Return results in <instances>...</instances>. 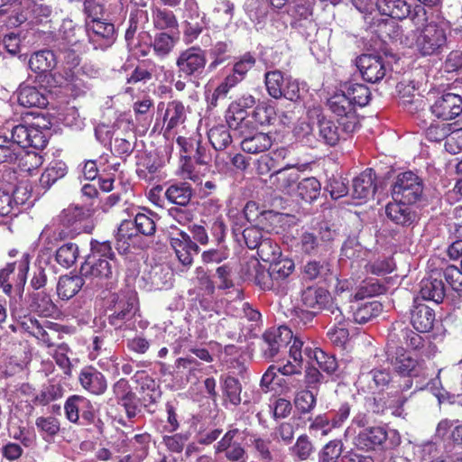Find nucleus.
Wrapping results in <instances>:
<instances>
[{
	"label": "nucleus",
	"instance_id": "1",
	"mask_svg": "<svg viewBox=\"0 0 462 462\" xmlns=\"http://www.w3.org/2000/svg\"><path fill=\"white\" fill-rule=\"evenodd\" d=\"M385 355L395 372L408 377L403 384V390L414 388L416 392L429 384L432 374L425 363L412 358L404 347L393 342V339H388Z\"/></svg>",
	"mask_w": 462,
	"mask_h": 462
},
{
	"label": "nucleus",
	"instance_id": "2",
	"mask_svg": "<svg viewBox=\"0 0 462 462\" xmlns=\"http://www.w3.org/2000/svg\"><path fill=\"white\" fill-rule=\"evenodd\" d=\"M49 131L38 125H18L12 129V137L0 135V164L14 163L21 156L23 149H43L48 143Z\"/></svg>",
	"mask_w": 462,
	"mask_h": 462
},
{
	"label": "nucleus",
	"instance_id": "3",
	"mask_svg": "<svg viewBox=\"0 0 462 462\" xmlns=\"http://www.w3.org/2000/svg\"><path fill=\"white\" fill-rule=\"evenodd\" d=\"M79 273L87 281V289L106 286L107 289L116 282V263L90 254L81 264Z\"/></svg>",
	"mask_w": 462,
	"mask_h": 462
},
{
	"label": "nucleus",
	"instance_id": "4",
	"mask_svg": "<svg viewBox=\"0 0 462 462\" xmlns=\"http://www.w3.org/2000/svg\"><path fill=\"white\" fill-rule=\"evenodd\" d=\"M415 46L422 56L439 55L448 48V32L444 24L429 23L416 35Z\"/></svg>",
	"mask_w": 462,
	"mask_h": 462
},
{
	"label": "nucleus",
	"instance_id": "5",
	"mask_svg": "<svg viewBox=\"0 0 462 462\" xmlns=\"http://www.w3.org/2000/svg\"><path fill=\"white\" fill-rule=\"evenodd\" d=\"M400 443L401 437L396 430L387 431L380 426L364 429L354 439L356 448L365 451L375 450L376 448H393Z\"/></svg>",
	"mask_w": 462,
	"mask_h": 462
},
{
	"label": "nucleus",
	"instance_id": "6",
	"mask_svg": "<svg viewBox=\"0 0 462 462\" xmlns=\"http://www.w3.org/2000/svg\"><path fill=\"white\" fill-rule=\"evenodd\" d=\"M109 308L112 313L108 316V323L116 328H120L123 325L132 322L139 310L136 294L131 291L114 293L110 298Z\"/></svg>",
	"mask_w": 462,
	"mask_h": 462
},
{
	"label": "nucleus",
	"instance_id": "7",
	"mask_svg": "<svg viewBox=\"0 0 462 462\" xmlns=\"http://www.w3.org/2000/svg\"><path fill=\"white\" fill-rule=\"evenodd\" d=\"M423 190V180L411 171L399 173L391 186L393 200L408 204L419 202L422 199Z\"/></svg>",
	"mask_w": 462,
	"mask_h": 462
},
{
	"label": "nucleus",
	"instance_id": "8",
	"mask_svg": "<svg viewBox=\"0 0 462 462\" xmlns=\"http://www.w3.org/2000/svg\"><path fill=\"white\" fill-rule=\"evenodd\" d=\"M179 79L193 80L199 79L207 65L206 52L200 47L192 46L179 52L176 61Z\"/></svg>",
	"mask_w": 462,
	"mask_h": 462
},
{
	"label": "nucleus",
	"instance_id": "9",
	"mask_svg": "<svg viewBox=\"0 0 462 462\" xmlns=\"http://www.w3.org/2000/svg\"><path fill=\"white\" fill-rule=\"evenodd\" d=\"M30 266V254L23 253L16 263H8L0 271V287L6 295L14 291L22 294L27 279Z\"/></svg>",
	"mask_w": 462,
	"mask_h": 462
},
{
	"label": "nucleus",
	"instance_id": "10",
	"mask_svg": "<svg viewBox=\"0 0 462 462\" xmlns=\"http://www.w3.org/2000/svg\"><path fill=\"white\" fill-rule=\"evenodd\" d=\"M306 128L313 132L319 142L331 147L336 146L341 140H346L356 131L346 129V125H340L337 120L333 121L324 116L318 119L314 128H310L309 125H306Z\"/></svg>",
	"mask_w": 462,
	"mask_h": 462
},
{
	"label": "nucleus",
	"instance_id": "11",
	"mask_svg": "<svg viewBox=\"0 0 462 462\" xmlns=\"http://www.w3.org/2000/svg\"><path fill=\"white\" fill-rule=\"evenodd\" d=\"M256 59L251 52H245L233 65L232 71L226 75L225 80L215 89L212 100L217 101L221 97H226L229 90L242 82L247 72L255 65Z\"/></svg>",
	"mask_w": 462,
	"mask_h": 462
},
{
	"label": "nucleus",
	"instance_id": "12",
	"mask_svg": "<svg viewBox=\"0 0 462 462\" xmlns=\"http://www.w3.org/2000/svg\"><path fill=\"white\" fill-rule=\"evenodd\" d=\"M328 106L337 116L338 124L346 125V129H358L359 121L355 106L345 92L336 93L329 97L328 99Z\"/></svg>",
	"mask_w": 462,
	"mask_h": 462
},
{
	"label": "nucleus",
	"instance_id": "13",
	"mask_svg": "<svg viewBox=\"0 0 462 462\" xmlns=\"http://www.w3.org/2000/svg\"><path fill=\"white\" fill-rule=\"evenodd\" d=\"M396 338L421 357L430 358L437 352V346L428 337H423L408 328L402 329L400 333L393 332L389 335V339H393V342Z\"/></svg>",
	"mask_w": 462,
	"mask_h": 462
},
{
	"label": "nucleus",
	"instance_id": "14",
	"mask_svg": "<svg viewBox=\"0 0 462 462\" xmlns=\"http://www.w3.org/2000/svg\"><path fill=\"white\" fill-rule=\"evenodd\" d=\"M292 332L286 326L271 328L263 334L262 350L265 358L273 359L292 339Z\"/></svg>",
	"mask_w": 462,
	"mask_h": 462
},
{
	"label": "nucleus",
	"instance_id": "15",
	"mask_svg": "<svg viewBox=\"0 0 462 462\" xmlns=\"http://www.w3.org/2000/svg\"><path fill=\"white\" fill-rule=\"evenodd\" d=\"M241 434L238 429L229 430L216 445L217 453H225L226 458L230 462H246L245 448L238 441Z\"/></svg>",
	"mask_w": 462,
	"mask_h": 462
},
{
	"label": "nucleus",
	"instance_id": "16",
	"mask_svg": "<svg viewBox=\"0 0 462 462\" xmlns=\"http://www.w3.org/2000/svg\"><path fill=\"white\" fill-rule=\"evenodd\" d=\"M356 66L367 82L378 83L386 76L387 68L381 56L363 54L357 59Z\"/></svg>",
	"mask_w": 462,
	"mask_h": 462
},
{
	"label": "nucleus",
	"instance_id": "17",
	"mask_svg": "<svg viewBox=\"0 0 462 462\" xmlns=\"http://www.w3.org/2000/svg\"><path fill=\"white\" fill-rule=\"evenodd\" d=\"M432 115L443 121L457 118L462 114V97L454 93H445L430 107Z\"/></svg>",
	"mask_w": 462,
	"mask_h": 462
},
{
	"label": "nucleus",
	"instance_id": "18",
	"mask_svg": "<svg viewBox=\"0 0 462 462\" xmlns=\"http://www.w3.org/2000/svg\"><path fill=\"white\" fill-rule=\"evenodd\" d=\"M170 240L179 261L183 266L189 267L193 263V254L199 252V245L191 240L189 234L181 230L171 236Z\"/></svg>",
	"mask_w": 462,
	"mask_h": 462
},
{
	"label": "nucleus",
	"instance_id": "19",
	"mask_svg": "<svg viewBox=\"0 0 462 462\" xmlns=\"http://www.w3.org/2000/svg\"><path fill=\"white\" fill-rule=\"evenodd\" d=\"M89 33V41L95 48L105 50L110 47L116 41V29L113 23L93 19L87 24Z\"/></svg>",
	"mask_w": 462,
	"mask_h": 462
},
{
	"label": "nucleus",
	"instance_id": "20",
	"mask_svg": "<svg viewBox=\"0 0 462 462\" xmlns=\"http://www.w3.org/2000/svg\"><path fill=\"white\" fill-rule=\"evenodd\" d=\"M412 204L394 201L385 208L387 217L394 224L402 226H412L418 221V214L411 206Z\"/></svg>",
	"mask_w": 462,
	"mask_h": 462
},
{
	"label": "nucleus",
	"instance_id": "21",
	"mask_svg": "<svg viewBox=\"0 0 462 462\" xmlns=\"http://www.w3.org/2000/svg\"><path fill=\"white\" fill-rule=\"evenodd\" d=\"M79 382L84 390L94 395H101L107 389L105 375L91 365L85 366L80 370Z\"/></svg>",
	"mask_w": 462,
	"mask_h": 462
},
{
	"label": "nucleus",
	"instance_id": "22",
	"mask_svg": "<svg viewBox=\"0 0 462 462\" xmlns=\"http://www.w3.org/2000/svg\"><path fill=\"white\" fill-rule=\"evenodd\" d=\"M22 328L31 336L34 337L46 347H53L55 343L47 329L59 331L60 325L51 321H46L44 325L41 324L38 319L29 318L27 320L23 321Z\"/></svg>",
	"mask_w": 462,
	"mask_h": 462
},
{
	"label": "nucleus",
	"instance_id": "23",
	"mask_svg": "<svg viewBox=\"0 0 462 462\" xmlns=\"http://www.w3.org/2000/svg\"><path fill=\"white\" fill-rule=\"evenodd\" d=\"M435 311L428 305L414 300L411 309V323L419 332H429L433 328Z\"/></svg>",
	"mask_w": 462,
	"mask_h": 462
},
{
	"label": "nucleus",
	"instance_id": "24",
	"mask_svg": "<svg viewBox=\"0 0 462 462\" xmlns=\"http://www.w3.org/2000/svg\"><path fill=\"white\" fill-rule=\"evenodd\" d=\"M375 173L372 169H366L353 180V197L355 199H369L376 190L374 183Z\"/></svg>",
	"mask_w": 462,
	"mask_h": 462
},
{
	"label": "nucleus",
	"instance_id": "25",
	"mask_svg": "<svg viewBox=\"0 0 462 462\" xmlns=\"http://www.w3.org/2000/svg\"><path fill=\"white\" fill-rule=\"evenodd\" d=\"M375 6L382 15L403 20L411 14V5L406 0H375Z\"/></svg>",
	"mask_w": 462,
	"mask_h": 462
},
{
	"label": "nucleus",
	"instance_id": "26",
	"mask_svg": "<svg viewBox=\"0 0 462 462\" xmlns=\"http://www.w3.org/2000/svg\"><path fill=\"white\" fill-rule=\"evenodd\" d=\"M419 293L423 300L440 303L446 296V288L441 279L430 276L420 282Z\"/></svg>",
	"mask_w": 462,
	"mask_h": 462
},
{
	"label": "nucleus",
	"instance_id": "27",
	"mask_svg": "<svg viewBox=\"0 0 462 462\" xmlns=\"http://www.w3.org/2000/svg\"><path fill=\"white\" fill-rule=\"evenodd\" d=\"M87 281L83 275L60 276L57 284V293L61 300H69L74 297L84 286Z\"/></svg>",
	"mask_w": 462,
	"mask_h": 462
},
{
	"label": "nucleus",
	"instance_id": "28",
	"mask_svg": "<svg viewBox=\"0 0 462 462\" xmlns=\"http://www.w3.org/2000/svg\"><path fill=\"white\" fill-rule=\"evenodd\" d=\"M300 174L297 170L291 168H282L271 174L270 180L275 188L284 193L290 194L293 191L294 186L298 183Z\"/></svg>",
	"mask_w": 462,
	"mask_h": 462
},
{
	"label": "nucleus",
	"instance_id": "29",
	"mask_svg": "<svg viewBox=\"0 0 462 462\" xmlns=\"http://www.w3.org/2000/svg\"><path fill=\"white\" fill-rule=\"evenodd\" d=\"M304 281L320 282L331 275L330 264L326 260H310L301 267Z\"/></svg>",
	"mask_w": 462,
	"mask_h": 462
},
{
	"label": "nucleus",
	"instance_id": "30",
	"mask_svg": "<svg viewBox=\"0 0 462 462\" xmlns=\"http://www.w3.org/2000/svg\"><path fill=\"white\" fill-rule=\"evenodd\" d=\"M89 217V211L79 206L70 205L60 215V220L64 226L72 227L74 231L80 232L85 228L83 222Z\"/></svg>",
	"mask_w": 462,
	"mask_h": 462
},
{
	"label": "nucleus",
	"instance_id": "31",
	"mask_svg": "<svg viewBox=\"0 0 462 462\" xmlns=\"http://www.w3.org/2000/svg\"><path fill=\"white\" fill-rule=\"evenodd\" d=\"M249 447L254 450L256 458L263 462H277L276 454L270 439L257 434H252L249 439Z\"/></svg>",
	"mask_w": 462,
	"mask_h": 462
},
{
	"label": "nucleus",
	"instance_id": "32",
	"mask_svg": "<svg viewBox=\"0 0 462 462\" xmlns=\"http://www.w3.org/2000/svg\"><path fill=\"white\" fill-rule=\"evenodd\" d=\"M272 144V137L268 134L262 132H255L246 135L240 143L242 150L252 154L263 152L269 150Z\"/></svg>",
	"mask_w": 462,
	"mask_h": 462
},
{
	"label": "nucleus",
	"instance_id": "33",
	"mask_svg": "<svg viewBox=\"0 0 462 462\" xmlns=\"http://www.w3.org/2000/svg\"><path fill=\"white\" fill-rule=\"evenodd\" d=\"M56 56L52 51L42 50L34 52L28 62L29 68L35 73H46L56 67Z\"/></svg>",
	"mask_w": 462,
	"mask_h": 462
},
{
	"label": "nucleus",
	"instance_id": "34",
	"mask_svg": "<svg viewBox=\"0 0 462 462\" xmlns=\"http://www.w3.org/2000/svg\"><path fill=\"white\" fill-rule=\"evenodd\" d=\"M186 120V109L182 102L173 100L167 104V107L163 116L165 130L171 131Z\"/></svg>",
	"mask_w": 462,
	"mask_h": 462
},
{
	"label": "nucleus",
	"instance_id": "35",
	"mask_svg": "<svg viewBox=\"0 0 462 462\" xmlns=\"http://www.w3.org/2000/svg\"><path fill=\"white\" fill-rule=\"evenodd\" d=\"M247 278L254 281L263 290L272 289L274 286V280L273 279L270 267L265 270L257 260H253L247 263Z\"/></svg>",
	"mask_w": 462,
	"mask_h": 462
},
{
	"label": "nucleus",
	"instance_id": "36",
	"mask_svg": "<svg viewBox=\"0 0 462 462\" xmlns=\"http://www.w3.org/2000/svg\"><path fill=\"white\" fill-rule=\"evenodd\" d=\"M165 196L170 202L185 207L189 203L193 190L188 182H177L168 187Z\"/></svg>",
	"mask_w": 462,
	"mask_h": 462
},
{
	"label": "nucleus",
	"instance_id": "37",
	"mask_svg": "<svg viewBox=\"0 0 462 462\" xmlns=\"http://www.w3.org/2000/svg\"><path fill=\"white\" fill-rule=\"evenodd\" d=\"M329 300L328 291L320 287L309 286L301 293L302 303L310 309L321 310Z\"/></svg>",
	"mask_w": 462,
	"mask_h": 462
},
{
	"label": "nucleus",
	"instance_id": "38",
	"mask_svg": "<svg viewBox=\"0 0 462 462\" xmlns=\"http://www.w3.org/2000/svg\"><path fill=\"white\" fill-rule=\"evenodd\" d=\"M383 310L382 304L377 300L358 303L353 308V319L356 323L365 324L377 317Z\"/></svg>",
	"mask_w": 462,
	"mask_h": 462
},
{
	"label": "nucleus",
	"instance_id": "39",
	"mask_svg": "<svg viewBox=\"0 0 462 462\" xmlns=\"http://www.w3.org/2000/svg\"><path fill=\"white\" fill-rule=\"evenodd\" d=\"M161 69L162 67L151 60H143L135 67L131 76L127 79V83H146L152 80Z\"/></svg>",
	"mask_w": 462,
	"mask_h": 462
},
{
	"label": "nucleus",
	"instance_id": "40",
	"mask_svg": "<svg viewBox=\"0 0 462 462\" xmlns=\"http://www.w3.org/2000/svg\"><path fill=\"white\" fill-rule=\"evenodd\" d=\"M18 102L25 107H45L48 105V99L45 95L35 87L31 86H26L20 89Z\"/></svg>",
	"mask_w": 462,
	"mask_h": 462
},
{
	"label": "nucleus",
	"instance_id": "41",
	"mask_svg": "<svg viewBox=\"0 0 462 462\" xmlns=\"http://www.w3.org/2000/svg\"><path fill=\"white\" fill-rule=\"evenodd\" d=\"M136 229L132 220H124L117 229L116 235V248L120 254H126L129 251L131 241L136 236Z\"/></svg>",
	"mask_w": 462,
	"mask_h": 462
},
{
	"label": "nucleus",
	"instance_id": "42",
	"mask_svg": "<svg viewBox=\"0 0 462 462\" xmlns=\"http://www.w3.org/2000/svg\"><path fill=\"white\" fill-rule=\"evenodd\" d=\"M226 119L228 127L236 132L242 139L254 133V125L247 114H226Z\"/></svg>",
	"mask_w": 462,
	"mask_h": 462
},
{
	"label": "nucleus",
	"instance_id": "43",
	"mask_svg": "<svg viewBox=\"0 0 462 462\" xmlns=\"http://www.w3.org/2000/svg\"><path fill=\"white\" fill-rule=\"evenodd\" d=\"M304 353L310 357L312 354L313 358L323 372L334 374L337 371L339 365L334 355L328 354L320 348L311 350L308 347L304 349Z\"/></svg>",
	"mask_w": 462,
	"mask_h": 462
},
{
	"label": "nucleus",
	"instance_id": "44",
	"mask_svg": "<svg viewBox=\"0 0 462 462\" xmlns=\"http://www.w3.org/2000/svg\"><path fill=\"white\" fill-rule=\"evenodd\" d=\"M462 128L458 121L454 123H437L431 124L426 130V138L430 142H440L447 138L452 133Z\"/></svg>",
	"mask_w": 462,
	"mask_h": 462
},
{
	"label": "nucleus",
	"instance_id": "45",
	"mask_svg": "<svg viewBox=\"0 0 462 462\" xmlns=\"http://www.w3.org/2000/svg\"><path fill=\"white\" fill-rule=\"evenodd\" d=\"M296 191L301 199L311 203L319 197L321 185L316 178L309 177L297 183Z\"/></svg>",
	"mask_w": 462,
	"mask_h": 462
},
{
	"label": "nucleus",
	"instance_id": "46",
	"mask_svg": "<svg viewBox=\"0 0 462 462\" xmlns=\"http://www.w3.org/2000/svg\"><path fill=\"white\" fill-rule=\"evenodd\" d=\"M229 129L228 125H218L209 129L208 133V140L215 150H225L232 143Z\"/></svg>",
	"mask_w": 462,
	"mask_h": 462
},
{
	"label": "nucleus",
	"instance_id": "47",
	"mask_svg": "<svg viewBox=\"0 0 462 462\" xmlns=\"http://www.w3.org/2000/svg\"><path fill=\"white\" fill-rule=\"evenodd\" d=\"M67 165L63 162H54L42 173L40 184L44 189H49L58 180L67 174Z\"/></svg>",
	"mask_w": 462,
	"mask_h": 462
},
{
	"label": "nucleus",
	"instance_id": "48",
	"mask_svg": "<svg viewBox=\"0 0 462 462\" xmlns=\"http://www.w3.org/2000/svg\"><path fill=\"white\" fill-rule=\"evenodd\" d=\"M264 78L268 94L276 99L282 97V91L286 85L282 73L280 70L268 71Z\"/></svg>",
	"mask_w": 462,
	"mask_h": 462
},
{
	"label": "nucleus",
	"instance_id": "49",
	"mask_svg": "<svg viewBox=\"0 0 462 462\" xmlns=\"http://www.w3.org/2000/svg\"><path fill=\"white\" fill-rule=\"evenodd\" d=\"M79 257V246L75 243H66L60 246L55 254V259L62 267L72 266Z\"/></svg>",
	"mask_w": 462,
	"mask_h": 462
},
{
	"label": "nucleus",
	"instance_id": "50",
	"mask_svg": "<svg viewBox=\"0 0 462 462\" xmlns=\"http://www.w3.org/2000/svg\"><path fill=\"white\" fill-rule=\"evenodd\" d=\"M222 388L225 398L232 405L237 406L241 403L242 385L237 378L231 375L226 376Z\"/></svg>",
	"mask_w": 462,
	"mask_h": 462
},
{
	"label": "nucleus",
	"instance_id": "51",
	"mask_svg": "<svg viewBox=\"0 0 462 462\" xmlns=\"http://www.w3.org/2000/svg\"><path fill=\"white\" fill-rule=\"evenodd\" d=\"M152 23L158 30H172L178 27L175 14L168 9H155L152 13Z\"/></svg>",
	"mask_w": 462,
	"mask_h": 462
},
{
	"label": "nucleus",
	"instance_id": "52",
	"mask_svg": "<svg viewBox=\"0 0 462 462\" xmlns=\"http://www.w3.org/2000/svg\"><path fill=\"white\" fill-rule=\"evenodd\" d=\"M31 307L45 317L51 316L56 310V306L51 296L44 291L32 294Z\"/></svg>",
	"mask_w": 462,
	"mask_h": 462
},
{
	"label": "nucleus",
	"instance_id": "53",
	"mask_svg": "<svg viewBox=\"0 0 462 462\" xmlns=\"http://www.w3.org/2000/svg\"><path fill=\"white\" fill-rule=\"evenodd\" d=\"M175 43L176 40L171 35L159 32L155 34L151 47L158 57L164 58L170 54Z\"/></svg>",
	"mask_w": 462,
	"mask_h": 462
},
{
	"label": "nucleus",
	"instance_id": "54",
	"mask_svg": "<svg viewBox=\"0 0 462 462\" xmlns=\"http://www.w3.org/2000/svg\"><path fill=\"white\" fill-rule=\"evenodd\" d=\"M353 105L365 106L369 103L371 97V91L369 88L364 84L352 83L346 87V91L345 92Z\"/></svg>",
	"mask_w": 462,
	"mask_h": 462
},
{
	"label": "nucleus",
	"instance_id": "55",
	"mask_svg": "<svg viewBox=\"0 0 462 462\" xmlns=\"http://www.w3.org/2000/svg\"><path fill=\"white\" fill-rule=\"evenodd\" d=\"M155 217H157V215L151 211H149L148 214H136L133 221L135 226L136 232L146 236H153L156 231Z\"/></svg>",
	"mask_w": 462,
	"mask_h": 462
},
{
	"label": "nucleus",
	"instance_id": "56",
	"mask_svg": "<svg viewBox=\"0 0 462 462\" xmlns=\"http://www.w3.org/2000/svg\"><path fill=\"white\" fill-rule=\"evenodd\" d=\"M343 443L340 439L328 441L319 452L318 462H338L342 456Z\"/></svg>",
	"mask_w": 462,
	"mask_h": 462
},
{
	"label": "nucleus",
	"instance_id": "57",
	"mask_svg": "<svg viewBox=\"0 0 462 462\" xmlns=\"http://www.w3.org/2000/svg\"><path fill=\"white\" fill-rule=\"evenodd\" d=\"M316 394L310 389L298 392L294 398L295 408L301 414L310 413L316 407Z\"/></svg>",
	"mask_w": 462,
	"mask_h": 462
},
{
	"label": "nucleus",
	"instance_id": "58",
	"mask_svg": "<svg viewBox=\"0 0 462 462\" xmlns=\"http://www.w3.org/2000/svg\"><path fill=\"white\" fill-rule=\"evenodd\" d=\"M270 271L275 282L288 278L294 271L295 265L292 260L288 258L277 259L270 264Z\"/></svg>",
	"mask_w": 462,
	"mask_h": 462
},
{
	"label": "nucleus",
	"instance_id": "59",
	"mask_svg": "<svg viewBox=\"0 0 462 462\" xmlns=\"http://www.w3.org/2000/svg\"><path fill=\"white\" fill-rule=\"evenodd\" d=\"M309 420L310 421L309 430L316 436H327L335 429L328 413L319 414L313 419L310 418Z\"/></svg>",
	"mask_w": 462,
	"mask_h": 462
},
{
	"label": "nucleus",
	"instance_id": "60",
	"mask_svg": "<svg viewBox=\"0 0 462 462\" xmlns=\"http://www.w3.org/2000/svg\"><path fill=\"white\" fill-rule=\"evenodd\" d=\"M69 353L71 349L66 343H60L56 346L53 351L52 357L58 366L63 371L66 375L71 374L72 365L69 357Z\"/></svg>",
	"mask_w": 462,
	"mask_h": 462
},
{
	"label": "nucleus",
	"instance_id": "61",
	"mask_svg": "<svg viewBox=\"0 0 462 462\" xmlns=\"http://www.w3.org/2000/svg\"><path fill=\"white\" fill-rule=\"evenodd\" d=\"M257 254L259 258L266 263H273L281 256V251L278 245L269 238L262 241V244L257 248Z\"/></svg>",
	"mask_w": 462,
	"mask_h": 462
},
{
	"label": "nucleus",
	"instance_id": "62",
	"mask_svg": "<svg viewBox=\"0 0 462 462\" xmlns=\"http://www.w3.org/2000/svg\"><path fill=\"white\" fill-rule=\"evenodd\" d=\"M443 277L449 288L462 295V269L455 265H448L443 270Z\"/></svg>",
	"mask_w": 462,
	"mask_h": 462
},
{
	"label": "nucleus",
	"instance_id": "63",
	"mask_svg": "<svg viewBox=\"0 0 462 462\" xmlns=\"http://www.w3.org/2000/svg\"><path fill=\"white\" fill-rule=\"evenodd\" d=\"M313 451V444L307 435H300L291 448L292 455L300 461L309 459Z\"/></svg>",
	"mask_w": 462,
	"mask_h": 462
},
{
	"label": "nucleus",
	"instance_id": "64",
	"mask_svg": "<svg viewBox=\"0 0 462 462\" xmlns=\"http://www.w3.org/2000/svg\"><path fill=\"white\" fill-rule=\"evenodd\" d=\"M275 116L274 107L266 103L258 104L252 113V118L261 125H271Z\"/></svg>",
	"mask_w": 462,
	"mask_h": 462
}]
</instances>
